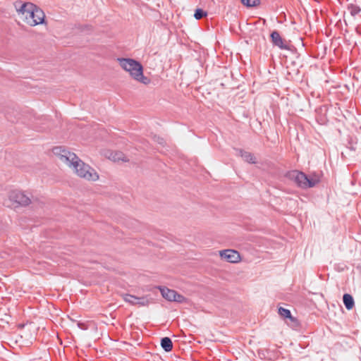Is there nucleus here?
I'll use <instances>...</instances> for the list:
<instances>
[{
    "label": "nucleus",
    "instance_id": "1",
    "mask_svg": "<svg viewBox=\"0 0 361 361\" xmlns=\"http://www.w3.org/2000/svg\"><path fill=\"white\" fill-rule=\"evenodd\" d=\"M52 152L59 161L72 168L80 178L88 181L99 180V176L93 168L84 163L75 153L68 151L64 147H54Z\"/></svg>",
    "mask_w": 361,
    "mask_h": 361
},
{
    "label": "nucleus",
    "instance_id": "3",
    "mask_svg": "<svg viewBox=\"0 0 361 361\" xmlns=\"http://www.w3.org/2000/svg\"><path fill=\"white\" fill-rule=\"evenodd\" d=\"M117 60L121 67L128 72L133 79L145 85L149 83L150 80L143 75L140 63L132 59L118 58Z\"/></svg>",
    "mask_w": 361,
    "mask_h": 361
},
{
    "label": "nucleus",
    "instance_id": "8",
    "mask_svg": "<svg viewBox=\"0 0 361 361\" xmlns=\"http://www.w3.org/2000/svg\"><path fill=\"white\" fill-rule=\"evenodd\" d=\"M271 38L273 44L279 48L286 49L287 46L284 44L283 39L277 31H274L271 34Z\"/></svg>",
    "mask_w": 361,
    "mask_h": 361
},
{
    "label": "nucleus",
    "instance_id": "16",
    "mask_svg": "<svg viewBox=\"0 0 361 361\" xmlns=\"http://www.w3.org/2000/svg\"><path fill=\"white\" fill-rule=\"evenodd\" d=\"M241 3L247 7H254L259 5L260 0H241Z\"/></svg>",
    "mask_w": 361,
    "mask_h": 361
},
{
    "label": "nucleus",
    "instance_id": "13",
    "mask_svg": "<svg viewBox=\"0 0 361 361\" xmlns=\"http://www.w3.org/2000/svg\"><path fill=\"white\" fill-rule=\"evenodd\" d=\"M240 155L245 161L252 164L256 163V158L252 153L240 150Z\"/></svg>",
    "mask_w": 361,
    "mask_h": 361
},
{
    "label": "nucleus",
    "instance_id": "18",
    "mask_svg": "<svg viewBox=\"0 0 361 361\" xmlns=\"http://www.w3.org/2000/svg\"><path fill=\"white\" fill-rule=\"evenodd\" d=\"M78 326L80 327L82 329H86L87 326L85 324L78 323Z\"/></svg>",
    "mask_w": 361,
    "mask_h": 361
},
{
    "label": "nucleus",
    "instance_id": "11",
    "mask_svg": "<svg viewBox=\"0 0 361 361\" xmlns=\"http://www.w3.org/2000/svg\"><path fill=\"white\" fill-rule=\"evenodd\" d=\"M343 300L347 310H352L353 308L355 302L351 295L348 293L344 294Z\"/></svg>",
    "mask_w": 361,
    "mask_h": 361
},
{
    "label": "nucleus",
    "instance_id": "5",
    "mask_svg": "<svg viewBox=\"0 0 361 361\" xmlns=\"http://www.w3.org/2000/svg\"><path fill=\"white\" fill-rule=\"evenodd\" d=\"M160 290L162 296L169 301H174L180 303L186 301V298L183 295L178 294L174 290L163 288H161Z\"/></svg>",
    "mask_w": 361,
    "mask_h": 361
},
{
    "label": "nucleus",
    "instance_id": "17",
    "mask_svg": "<svg viewBox=\"0 0 361 361\" xmlns=\"http://www.w3.org/2000/svg\"><path fill=\"white\" fill-rule=\"evenodd\" d=\"M194 16L195 18L197 19V20H200L202 19V18L207 16V12H205L204 11H203L202 9H200V8H197L196 11H195V13L194 14Z\"/></svg>",
    "mask_w": 361,
    "mask_h": 361
},
{
    "label": "nucleus",
    "instance_id": "6",
    "mask_svg": "<svg viewBox=\"0 0 361 361\" xmlns=\"http://www.w3.org/2000/svg\"><path fill=\"white\" fill-rule=\"evenodd\" d=\"M11 201L16 203L18 205L27 206L30 204V199L21 191H12L9 195Z\"/></svg>",
    "mask_w": 361,
    "mask_h": 361
},
{
    "label": "nucleus",
    "instance_id": "12",
    "mask_svg": "<svg viewBox=\"0 0 361 361\" xmlns=\"http://www.w3.org/2000/svg\"><path fill=\"white\" fill-rule=\"evenodd\" d=\"M161 345L166 352H169L173 349V343L168 337H164L161 339Z\"/></svg>",
    "mask_w": 361,
    "mask_h": 361
},
{
    "label": "nucleus",
    "instance_id": "7",
    "mask_svg": "<svg viewBox=\"0 0 361 361\" xmlns=\"http://www.w3.org/2000/svg\"><path fill=\"white\" fill-rule=\"evenodd\" d=\"M219 256L222 259L230 263H238L241 259L239 252L234 250H220Z\"/></svg>",
    "mask_w": 361,
    "mask_h": 361
},
{
    "label": "nucleus",
    "instance_id": "15",
    "mask_svg": "<svg viewBox=\"0 0 361 361\" xmlns=\"http://www.w3.org/2000/svg\"><path fill=\"white\" fill-rule=\"evenodd\" d=\"M348 10L353 16L357 15L361 11L358 6L353 4L348 5Z\"/></svg>",
    "mask_w": 361,
    "mask_h": 361
},
{
    "label": "nucleus",
    "instance_id": "10",
    "mask_svg": "<svg viewBox=\"0 0 361 361\" xmlns=\"http://www.w3.org/2000/svg\"><path fill=\"white\" fill-rule=\"evenodd\" d=\"M124 300L126 302H128L131 304H141V305L145 304V302H144L145 299L143 298H137V297H135L132 295H126L124 296Z\"/></svg>",
    "mask_w": 361,
    "mask_h": 361
},
{
    "label": "nucleus",
    "instance_id": "4",
    "mask_svg": "<svg viewBox=\"0 0 361 361\" xmlns=\"http://www.w3.org/2000/svg\"><path fill=\"white\" fill-rule=\"evenodd\" d=\"M288 177L302 188H312L319 182V177L316 176H307L304 173L298 171H292L288 173Z\"/></svg>",
    "mask_w": 361,
    "mask_h": 361
},
{
    "label": "nucleus",
    "instance_id": "9",
    "mask_svg": "<svg viewBox=\"0 0 361 361\" xmlns=\"http://www.w3.org/2000/svg\"><path fill=\"white\" fill-rule=\"evenodd\" d=\"M279 314L283 319H288L291 322H296V319L291 315L290 310L282 307L279 308Z\"/></svg>",
    "mask_w": 361,
    "mask_h": 361
},
{
    "label": "nucleus",
    "instance_id": "14",
    "mask_svg": "<svg viewBox=\"0 0 361 361\" xmlns=\"http://www.w3.org/2000/svg\"><path fill=\"white\" fill-rule=\"evenodd\" d=\"M110 159H111L114 161H127L128 159L125 157V155L121 152H114L111 154Z\"/></svg>",
    "mask_w": 361,
    "mask_h": 361
},
{
    "label": "nucleus",
    "instance_id": "2",
    "mask_svg": "<svg viewBox=\"0 0 361 361\" xmlns=\"http://www.w3.org/2000/svg\"><path fill=\"white\" fill-rule=\"evenodd\" d=\"M15 6L18 16L26 24L35 26L44 23V11L32 3L25 2L20 4V6L16 4Z\"/></svg>",
    "mask_w": 361,
    "mask_h": 361
}]
</instances>
